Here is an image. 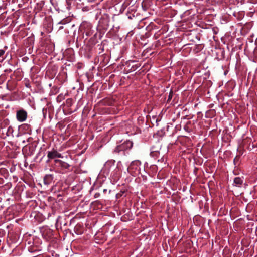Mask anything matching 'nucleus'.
<instances>
[{
    "mask_svg": "<svg viewBox=\"0 0 257 257\" xmlns=\"http://www.w3.org/2000/svg\"><path fill=\"white\" fill-rule=\"evenodd\" d=\"M133 143L131 141H126L123 143L122 144L117 146L115 148L114 151L119 153L121 151H124L127 149H131L133 146Z\"/></svg>",
    "mask_w": 257,
    "mask_h": 257,
    "instance_id": "f257e3e1",
    "label": "nucleus"
},
{
    "mask_svg": "<svg viewBox=\"0 0 257 257\" xmlns=\"http://www.w3.org/2000/svg\"><path fill=\"white\" fill-rule=\"evenodd\" d=\"M16 118L18 121L24 122L27 118V112L24 109L18 110L16 112Z\"/></svg>",
    "mask_w": 257,
    "mask_h": 257,
    "instance_id": "f03ea898",
    "label": "nucleus"
},
{
    "mask_svg": "<svg viewBox=\"0 0 257 257\" xmlns=\"http://www.w3.org/2000/svg\"><path fill=\"white\" fill-rule=\"evenodd\" d=\"M47 156L50 159L62 157L61 154L55 150L48 152Z\"/></svg>",
    "mask_w": 257,
    "mask_h": 257,
    "instance_id": "7ed1b4c3",
    "label": "nucleus"
},
{
    "mask_svg": "<svg viewBox=\"0 0 257 257\" xmlns=\"http://www.w3.org/2000/svg\"><path fill=\"white\" fill-rule=\"evenodd\" d=\"M243 183V179L240 177H236L234 179V185L240 187Z\"/></svg>",
    "mask_w": 257,
    "mask_h": 257,
    "instance_id": "20e7f679",
    "label": "nucleus"
},
{
    "mask_svg": "<svg viewBox=\"0 0 257 257\" xmlns=\"http://www.w3.org/2000/svg\"><path fill=\"white\" fill-rule=\"evenodd\" d=\"M5 52L3 50H0V57L4 55Z\"/></svg>",
    "mask_w": 257,
    "mask_h": 257,
    "instance_id": "39448f33",
    "label": "nucleus"
},
{
    "mask_svg": "<svg viewBox=\"0 0 257 257\" xmlns=\"http://www.w3.org/2000/svg\"><path fill=\"white\" fill-rule=\"evenodd\" d=\"M55 161L56 162H61V161H60L59 160H55Z\"/></svg>",
    "mask_w": 257,
    "mask_h": 257,
    "instance_id": "423d86ee",
    "label": "nucleus"
},
{
    "mask_svg": "<svg viewBox=\"0 0 257 257\" xmlns=\"http://www.w3.org/2000/svg\"><path fill=\"white\" fill-rule=\"evenodd\" d=\"M11 130H12V127L11 126H9V128H8V131H10Z\"/></svg>",
    "mask_w": 257,
    "mask_h": 257,
    "instance_id": "0eeeda50",
    "label": "nucleus"
}]
</instances>
